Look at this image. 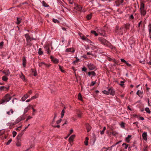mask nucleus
I'll use <instances>...</instances> for the list:
<instances>
[{"instance_id":"obj_38","label":"nucleus","mask_w":151,"mask_h":151,"mask_svg":"<svg viewBox=\"0 0 151 151\" xmlns=\"http://www.w3.org/2000/svg\"><path fill=\"white\" fill-rule=\"evenodd\" d=\"M91 32L92 34H94L96 36L98 35V34L96 33L95 31L92 30L91 31Z\"/></svg>"},{"instance_id":"obj_48","label":"nucleus","mask_w":151,"mask_h":151,"mask_svg":"<svg viewBox=\"0 0 151 151\" xmlns=\"http://www.w3.org/2000/svg\"><path fill=\"white\" fill-rule=\"evenodd\" d=\"M32 72L34 73L33 75L34 76H36L37 74V73H36V71H35L34 70L32 69Z\"/></svg>"},{"instance_id":"obj_55","label":"nucleus","mask_w":151,"mask_h":151,"mask_svg":"<svg viewBox=\"0 0 151 151\" xmlns=\"http://www.w3.org/2000/svg\"><path fill=\"white\" fill-rule=\"evenodd\" d=\"M87 69L85 67H83L82 69V70L83 71H86Z\"/></svg>"},{"instance_id":"obj_31","label":"nucleus","mask_w":151,"mask_h":151,"mask_svg":"<svg viewBox=\"0 0 151 151\" xmlns=\"http://www.w3.org/2000/svg\"><path fill=\"white\" fill-rule=\"evenodd\" d=\"M75 58H76V59L73 62V63L75 65L76 64V63H77L79 60V59H78L77 57H75Z\"/></svg>"},{"instance_id":"obj_63","label":"nucleus","mask_w":151,"mask_h":151,"mask_svg":"<svg viewBox=\"0 0 151 151\" xmlns=\"http://www.w3.org/2000/svg\"><path fill=\"white\" fill-rule=\"evenodd\" d=\"M125 63L127 65V66H128L130 67V66H131V64H130L128 63L127 61H126V62Z\"/></svg>"},{"instance_id":"obj_5","label":"nucleus","mask_w":151,"mask_h":151,"mask_svg":"<svg viewBox=\"0 0 151 151\" xmlns=\"http://www.w3.org/2000/svg\"><path fill=\"white\" fill-rule=\"evenodd\" d=\"M125 31V29L123 27H121L119 29L118 28V29L116 31V32L119 35H122L123 34V32Z\"/></svg>"},{"instance_id":"obj_39","label":"nucleus","mask_w":151,"mask_h":151,"mask_svg":"<svg viewBox=\"0 0 151 151\" xmlns=\"http://www.w3.org/2000/svg\"><path fill=\"white\" fill-rule=\"evenodd\" d=\"M145 110L148 113L150 114V111L148 108H145Z\"/></svg>"},{"instance_id":"obj_17","label":"nucleus","mask_w":151,"mask_h":151,"mask_svg":"<svg viewBox=\"0 0 151 151\" xmlns=\"http://www.w3.org/2000/svg\"><path fill=\"white\" fill-rule=\"evenodd\" d=\"M65 51L66 52H73L75 51V50L73 48H70L66 49Z\"/></svg>"},{"instance_id":"obj_64","label":"nucleus","mask_w":151,"mask_h":151,"mask_svg":"<svg viewBox=\"0 0 151 151\" xmlns=\"http://www.w3.org/2000/svg\"><path fill=\"white\" fill-rule=\"evenodd\" d=\"M125 28L126 29H129V25H125Z\"/></svg>"},{"instance_id":"obj_11","label":"nucleus","mask_w":151,"mask_h":151,"mask_svg":"<svg viewBox=\"0 0 151 151\" xmlns=\"http://www.w3.org/2000/svg\"><path fill=\"white\" fill-rule=\"evenodd\" d=\"M24 131H22L21 132L19 133L17 136V140H20L21 138L24 134Z\"/></svg>"},{"instance_id":"obj_54","label":"nucleus","mask_w":151,"mask_h":151,"mask_svg":"<svg viewBox=\"0 0 151 151\" xmlns=\"http://www.w3.org/2000/svg\"><path fill=\"white\" fill-rule=\"evenodd\" d=\"M144 151H148L147 150V146L144 147Z\"/></svg>"},{"instance_id":"obj_23","label":"nucleus","mask_w":151,"mask_h":151,"mask_svg":"<svg viewBox=\"0 0 151 151\" xmlns=\"http://www.w3.org/2000/svg\"><path fill=\"white\" fill-rule=\"evenodd\" d=\"M76 8V9L78 11H81L82 9V7L81 6L77 5Z\"/></svg>"},{"instance_id":"obj_27","label":"nucleus","mask_w":151,"mask_h":151,"mask_svg":"<svg viewBox=\"0 0 151 151\" xmlns=\"http://www.w3.org/2000/svg\"><path fill=\"white\" fill-rule=\"evenodd\" d=\"M14 111L12 109H11L10 111H8L6 112V114L8 115H10L13 113Z\"/></svg>"},{"instance_id":"obj_6","label":"nucleus","mask_w":151,"mask_h":151,"mask_svg":"<svg viewBox=\"0 0 151 151\" xmlns=\"http://www.w3.org/2000/svg\"><path fill=\"white\" fill-rule=\"evenodd\" d=\"M39 67L42 68L43 66H45L46 67H49L50 66V65H47L44 62H41L39 63Z\"/></svg>"},{"instance_id":"obj_52","label":"nucleus","mask_w":151,"mask_h":151,"mask_svg":"<svg viewBox=\"0 0 151 151\" xmlns=\"http://www.w3.org/2000/svg\"><path fill=\"white\" fill-rule=\"evenodd\" d=\"M59 68L60 69L61 71H62V72L64 73L65 72V71L64 70L62 69V67L60 65L59 66Z\"/></svg>"},{"instance_id":"obj_14","label":"nucleus","mask_w":151,"mask_h":151,"mask_svg":"<svg viewBox=\"0 0 151 151\" xmlns=\"http://www.w3.org/2000/svg\"><path fill=\"white\" fill-rule=\"evenodd\" d=\"M29 96L28 94L27 93L25 94L22 98V101H24Z\"/></svg>"},{"instance_id":"obj_42","label":"nucleus","mask_w":151,"mask_h":151,"mask_svg":"<svg viewBox=\"0 0 151 151\" xmlns=\"http://www.w3.org/2000/svg\"><path fill=\"white\" fill-rule=\"evenodd\" d=\"M65 112V111L64 109H63L61 112V118H62L64 115V113Z\"/></svg>"},{"instance_id":"obj_33","label":"nucleus","mask_w":151,"mask_h":151,"mask_svg":"<svg viewBox=\"0 0 151 151\" xmlns=\"http://www.w3.org/2000/svg\"><path fill=\"white\" fill-rule=\"evenodd\" d=\"M92 17V14H90L87 15L86 16L87 19L88 20H89L91 19Z\"/></svg>"},{"instance_id":"obj_30","label":"nucleus","mask_w":151,"mask_h":151,"mask_svg":"<svg viewBox=\"0 0 151 151\" xmlns=\"http://www.w3.org/2000/svg\"><path fill=\"white\" fill-rule=\"evenodd\" d=\"M86 128L88 132H89L90 131L91 129V127L88 124H87V125Z\"/></svg>"},{"instance_id":"obj_22","label":"nucleus","mask_w":151,"mask_h":151,"mask_svg":"<svg viewBox=\"0 0 151 151\" xmlns=\"http://www.w3.org/2000/svg\"><path fill=\"white\" fill-rule=\"evenodd\" d=\"M20 140H17V141L16 144V146L17 147H20L21 146V144L20 142Z\"/></svg>"},{"instance_id":"obj_8","label":"nucleus","mask_w":151,"mask_h":151,"mask_svg":"<svg viewBox=\"0 0 151 151\" xmlns=\"http://www.w3.org/2000/svg\"><path fill=\"white\" fill-rule=\"evenodd\" d=\"M108 92L109 94H110L113 96L115 94V91L112 88H110L108 89Z\"/></svg>"},{"instance_id":"obj_10","label":"nucleus","mask_w":151,"mask_h":151,"mask_svg":"<svg viewBox=\"0 0 151 151\" xmlns=\"http://www.w3.org/2000/svg\"><path fill=\"white\" fill-rule=\"evenodd\" d=\"M88 68L89 70H92L95 68V66L93 64H90L88 65Z\"/></svg>"},{"instance_id":"obj_59","label":"nucleus","mask_w":151,"mask_h":151,"mask_svg":"<svg viewBox=\"0 0 151 151\" xmlns=\"http://www.w3.org/2000/svg\"><path fill=\"white\" fill-rule=\"evenodd\" d=\"M32 93V91L31 90H30L28 92V94H29V95L31 94Z\"/></svg>"},{"instance_id":"obj_34","label":"nucleus","mask_w":151,"mask_h":151,"mask_svg":"<svg viewBox=\"0 0 151 151\" xmlns=\"http://www.w3.org/2000/svg\"><path fill=\"white\" fill-rule=\"evenodd\" d=\"M43 53V52L42 51V49L40 48L39 50L38 54L40 55H41Z\"/></svg>"},{"instance_id":"obj_50","label":"nucleus","mask_w":151,"mask_h":151,"mask_svg":"<svg viewBox=\"0 0 151 151\" xmlns=\"http://www.w3.org/2000/svg\"><path fill=\"white\" fill-rule=\"evenodd\" d=\"M131 136L128 135V137L126 138V141H128L129 139L131 137Z\"/></svg>"},{"instance_id":"obj_25","label":"nucleus","mask_w":151,"mask_h":151,"mask_svg":"<svg viewBox=\"0 0 151 151\" xmlns=\"http://www.w3.org/2000/svg\"><path fill=\"white\" fill-rule=\"evenodd\" d=\"M21 20H22V19L21 18H19V17H17V22H16V24H19L20 23Z\"/></svg>"},{"instance_id":"obj_44","label":"nucleus","mask_w":151,"mask_h":151,"mask_svg":"<svg viewBox=\"0 0 151 151\" xmlns=\"http://www.w3.org/2000/svg\"><path fill=\"white\" fill-rule=\"evenodd\" d=\"M17 132L15 131H13L12 132L13 137H14L17 134Z\"/></svg>"},{"instance_id":"obj_9","label":"nucleus","mask_w":151,"mask_h":151,"mask_svg":"<svg viewBox=\"0 0 151 151\" xmlns=\"http://www.w3.org/2000/svg\"><path fill=\"white\" fill-rule=\"evenodd\" d=\"M52 61L55 63H57L59 62V60L57 58H54L52 56H50Z\"/></svg>"},{"instance_id":"obj_1","label":"nucleus","mask_w":151,"mask_h":151,"mask_svg":"<svg viewBox=\"0 0 151 151\" xmlns=\"http://www.w3.org/2000/svg\"><path fill=\"white\" fill-rule=\"evenodd\" d=\"M12 97L9 94H6L4 96V98L0 101V104H2L4 102H9L11 99Z\"/></svg>"},{"instance_id":"obj_28","label":"nucleus","mask_w":151,"mask_h":151,"mask_svg":"<svg viewBox=\"0 0 151 151\" xmlns=\"http://www.w3.org/2000/svg\"><path fill=\"white\" fill-rule=\"evenodd\" d=\"M89 139L88 137H86V140L85 141L84 143L86 145H87L88 144V140Z\"/></svg>"},{"instance_id":"obj_56","label":"nucleus","mask_w":151,"mask_h":151,"mask_svg":"<svg viewBox=\"0 0 151 151\" xmlns=\"http://www.w3.org/2000/svg\"><path fill=\"white\" fill-rule=\"evenodd\" d=\"M124 1V0H119V2L120 4H122Z\"/></svg>"},{"instance_id":"obj_36","label":"nucleus","mask_w":151,"mask_h":151,"mask_svg":"<svg viewBox=\"0 0 151 151\" xmlns=\"http://www.w3.org/2000/svg\"><path fill=\"white\" fill-rule=\"evenodd\" d=\"M78 98L81 101L82 100V96L80 93H79L78 94Z\"/></svg>"},{"instance_id":"obj_49","label":"nucleus","mask_w":151,"mask_h":151,"mask_svg":"<svg viewBox=\"0 0 151 151\" xmlns=\"http://www.w3.org/2000/svg\"><path fill=\"white\" fill-rule=\"evenodd\" d=\"M12 141V139H10L8 142L6 143V145H8Z\"/></svg>"},{"instance_id":"obj_61","label":"nucleus","mask_w":151,"mask_h":151,"mask_svg":"<svg viewBox=\"0 0 151 151\" xmlns=\"http://www.w3.org/2000/svg\"><path fill=\"white\" fill-rule=\"evenodd\" d=\"M61 121H62L61 119H60L59 120H58V121H57V122H56L57 124H58L60 123L61 122Z\"/></svg>"},{"instance_id":"obj_2","label":"nucleus","mask_w":151,"mask_h":151,"mask_svg":"<svg viewBox=\"0 0 151 151\" xmlns=\"http://www.w3.org/2000/svg\"><path fill=\"white\" fill-rule=\"evenodd\" d=\"M140 10L141 15L144 16L146 14V12L144 9V4L143 3L141 4Z\"/></svg>"},{"instance_id":"obj_32","label":"nucleus","mask_w":151,"mask_h":151,"mask_svg":"<svg viewBox=\"0 0 151 151\" xmlns=\"http://www.w3.org/2000/svg\"><path fill=\"white\" fill-rule=\"evenodd\" d=\"M2 80L5 81H6L8 80V78L5 76H3L2 78Z\"/></svg>"},{"instance_id":"obj_53","label":"nucleus","mask_w":151,"mask_h":151,"mask_svg":"<svg viewBox=\"0 0 151 151\" xmlns=\"http://www.w3.org/2000/svg\"><path fill=\"white\" fill-rule=\"evenodd\" d=\"M68 1L69 3L70 4H72L73 3V0H68Z\"/></svg>"},{"instance_id":"obj_45","label":"nucleus","mask_w":151,"mask_h":151,"mask_svg":"<svg viewBox=\"0 0 151 151\" xmlns=\"http://www.w3.org/2000/svg\"><path fill=\"white\" fill-rule=\"evenodd\" d=\"M102 92L104 94L108 95L109 94V92H108V91H106V90H104L102 91Z\"/></svg>"},{"instance_id":"obj_40","label":"nucleus","mask_w":151,"mask_h":151,"mask_svg":"<svg viewBox=\"0 0 151 151\" xmlns=\"http://www.w3.org/2000/svg\"><path fill=\"white\" fill-rule=\"evenodd\" d=\"M10 73L9 72V70H8L6 71V72L5 73V74L7 76H8L9 75Z\"/></svg>"},{"instance_id":"obj_57","label":"nucleus","mask_w":151,"mask_h":151,"mask_svg":"<svg viewBox=\"0 0 151 151\" xmlns=\"http://www.w3.org/2000/svg\"><path fill=\"white\" fill-rule=\"evenodd\" d=\"M73 132V129H70V134L68 135V136H69Z\"/></svg>"},{"instance_id":"obj_43","label":"nucleus","mask_w":151,"mask_h":151,"mask_svg":"<svg viewBox=\"0 0 151 151\" xmlns=\"http://www.w3.org/2000/svg\"><path fill=\"white\" fill-rule=\"evenodd\" d=\"M22 120V119L21 118H18L16 121V123H18L20 121Z\"/></svg>"},{"instance_id":"obj_24","label":"nucleus","mask_w":151,"mask_h":151,"mask_svg":"<svg viewBox=\"0 0 151 151\" xmlns=\"http://www.w3.org/2000/svg\"><path fill=\"white\" fill-rule=\"evenodd\" d=\"M26 45L29 47L31 46L32 45V43H31L30 40H27L26 41Z\"/></svg>"},{"instance_id":"obj_46","label":"nucleus","mask_w":151,"mask_h":151,"mask_svg":"<svg viewBox=\"0 0 151 151\" xmlns=\"http://www.w3.org/2000/svg\"><path fill=\"white\" fill-rule=\"evenodd\" d=\"M90 45L91 46V48L93 49H96L97 48L96 46H94L92 44H90Z\"/></svg>"},{"instance_id":"obj_60","label":"nucleus","mask_w":151,"mask_h":151,"mask_svg":"<svg viewBox=\"0 0 151 151\" xmlns=\"http://www.w3.org/2000/svg\"><path fill=\"white\" fill-rule=\"evenodd\" d=\"M109 147H108V148H105V147H104L103 149H102V150H109Z\"/></svg>"},{"instance_id":"obj_16","label":"nucleus","mask_w":151,"mask_h":151,"mask_svg":"<svg viewBox=\"0 0 151 151\" xmlns=\"http://www.w3.org/2000/svg\"><path fill=\"white\" fill-rule=\"evenodd\" d=\"M19 77L23 81H26L25 77L22 72L21 73V74L19 75Z\"/></svg>"},{"instance_id":"obj_26","label":"nucleus","mask_w":151,"mask_h":151,"mask_svg":"<svg viewBox=\"0 0 151 151\" xmlns=\"http://www.w3.org/2000/svg\"><path fill=\"white\" fill-rule=\"evenodd\" d=\"M96 73L94 71L89 72L88 73V75L89 76L92 75L93 76H96Z\"/></svg>"},{"instance_id":"obj_7","label":"nucleus","mask_w":151,"mask_h":151,"mask_svg":"<svg viewBox=\"0 0 151 151\" xmlns=\"http://www.w3.org/2000/svg\"><path fill=\"white\" fill-rule=\"evenodd\" d=\"M9 86H8L6 87L4 86L0 87V91H7L9 89Z\"/></svg>"},{"instance_id":"obj_18","label":"nucleus","mask_w":151,"mask_h":151,"mask_svg":"<svg viewBox=\"0 0 151 151\" xmlns=\"http://www.w3.org/2000/svg\"><path fill=\"white\" fill-rule=\"evenodd\" d=\"M141 98H142L143 96L142 95V92L140 91L139 90H138L136 93Z\"/></svg>"},{"instance_id":"obj_51","label":"nucleus","mask_w":151,"mask_h":151,"mask_svg":"<svg viewBox=\"0 0 151 151\" xmlns=\"http://www.w3.org/2000/svg\"><path fill=\"white\" fill-rule=\"evenodd\" d=\"M108 60L109 61H111V60H113V61L114 62V63H116V60L115 59H111V58H109L108 59Z\"/></svg>"},{"instance_id":"obj_20","label":"nucleus","mask_w":151,"mask_h":151,"mask_svg":"<svg viewBox=\"0 0 151 151\" xmlns=\"http://www.w3.org/2000/svg\"><path fill=\"white\" fill-rule=\"evenodd\" d=\"M26 41L30 40H31V37L28 34H26L24 35Z\"/></svg>"},{"instance_id":"obj_4","label":"nucleus","mask_w":151,"mask_h":151,"mask_svg":"<svg viewBox=\"0 0 151 151\" xmlns=\"http://www.w3.org/2000/svg\"><path fill=\"white\" fill-rule=\"evenodd\" d=\"M98 40L103 45H106L108 43L107 41L103 38L101 37H99Z\"/></svg>"},{"instance_id":"obj_19","label":"nucleus","mask_w":151,"mask_h":151,"mask_svg":"<svg viewBox=\"0 0 151 151\" xmlns=\"http://www.w3.org/2000/svg\"><path fill=\"white\" fill-rule=\"evenodd\" d=\"M75 137V135H72L69 138V141L70 142H72Z\"/></svg>"},{"instance_id":"obj_3","label":"nucleus","mask_w":151,"mask_h":151,"mask_svg":"<svg viewBox=\"0 0 151 151\" xmlns=\"http://www.w3.org/2000/svg\"><path fill=\"white\" fill-rule=\"evenodd\" d=\"M97 32L101 35L103 36H105L106 34L104 30L101 28H99L97 29Z\"/></svg>"},{"instance_id":"obj_15","label":"nucleus","mask_w":151,"mask_h":151,"mask_svg":"<svg viewBox=\"0 0 151 151\" xmlns=\"http://www.w3.org/2000/svg\"><path fill=\"white\" fill-rule=\"evenodd\" d=\"M26 60L25 57H23L22 59V65L24 67H25L26 66Z\"/></svg>"},{"instance_id":"obj_37","label":"nucleus","mask_w":151,"mask_h":151,"mask_svg":"<svg viewBox=\"0 0 151 151\" xmlns=\"http://www.w3.org/2000/svg\"><path fill=\"white\" fill-rule=\"evenodd\" d=\"M149 33L150 36L151 35V24H149Z\"/></svg>"},{"instance_id":"obj_13","label":"nucleus","mask_w":151,"mask_h":151,"mask_svg":"<svg viewBox=\"0 0 151 151\" xmlns=\"http://www.w3.org/2000/svg\"><path fill=\"white\" fill-rule=\"evenodd\" d=\"M31 107L32 105H31L29 104L27 107H26L24 109V114H25V113H26L27 112V111L30 109V108Z\"/></svg>"},{"instance_id":"obj_62","label":"nucleus","mask_w":151,"mask_h":151,"mask_svg":"<svg viewBox=\"0 0 151 151\" xmlns=\"http://www.w3.org/2000/svg\"><path fill=\"white\" fill-rule=\"evenodd\" d=\"M52 126L54 128H55V127L59 128L60 127V126L59 125H54V126Z\"/></svg>"},{"instance_id":"obj_21","label":"nucleus","mask_w":151,"mask_h":151,"mask_svg":"<svg viewBox=\"0 0 151 151\" xmlns=\"http://www.w3.org/2000/svg\"><path fill=\"white\" fill-rule=\"evenodd\" d=\"M80 37L82 40H85L87 39V38L86 37H85V36H83V35L81 33L79 34Z\"/></svg>"},{"instance_id":"obj_12","label":"nucleus","mask_w":151,"mask_h":151,"mask_svg":"<svg viewBox=\"0 0 151 151\" xmlns=\"http://www.w3.org/2000/svg\"><path fill=\"white\" fill-rule=\"evenodd\" d=\"M142 136L143 139L145 141H147V133L145 132H144L143 133L142 135Z\"/></svg>"},{"instance_id":"obj_41","label":"nucleus","mask_w":151,"mask_h":151,"mask_svg":"<svg viewBox=\"0 0 151 151\" xmlns=\"http://www.w3.org/2000/svg\"><path fill=\"white\" fill-rule=\"evenodd\" d=\"M42 4L43 6L45 7H47L48 6V5L44 1H42Z\"/></svg>"},{"instance_id":"obj_58","label":"nucleus","mask_w":151,"mask_h":151,"mask_svg":"<svg viewBox=\"0 0 151 151\" xmlns=\"http://www.w3.org/2000/svg\"><path fill=\"white\" fill-rule=\"evenodd\" d=\"M121 61L122 62H124V63H125L127 61H125L124 59H123V58H122L121 59Z\"/></svg>"},{"instance_id":"obj_35","label":"nucleus","mask_w":151,"mask_h":151,"mask_svg":"<svg viewBox=\"0 0 151 151\" xmlns=\"http://www.w3.org/2000/svg\"><path fill=\"white\" fill-rule=\"evenodd\" d=\"M106 129V127H104L103 130L101 132V134L102 135L104 134V131Z\"/></svg>"},{"instance_id":"obj_47","label":"nucleus","mask_w":151,"mask_h":151,"mask_svg":"<svg viewBox=\"0 0 151 151\" xmlns=\"http://www.w3.org/2000/svg\"><path fill=\"white\" fill-rule=\"evenodd\" d=\"M53 22L55 23H59V22L57 19H53Z\"/></svg>"},{"instance_id":"obj_29","label":"nucleus","mask_w":151,"mask_h":151,"mask_svg":"<svg viewBox=\"0 0 151 151\" xmlns=\"http://www.w3.org/2000/svg\"><path fill=\"white\" fill-rule=\"evenodd\" d=\"M38 97V95L37 94H36L35 96L32 97L31 99L32 100L35 99Z\"/></svg>"}]
</instances>
